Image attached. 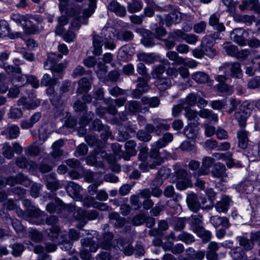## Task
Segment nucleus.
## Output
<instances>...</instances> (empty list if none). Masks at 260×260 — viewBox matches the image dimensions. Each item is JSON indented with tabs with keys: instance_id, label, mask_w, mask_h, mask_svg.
Listing matches in <instances>:
<instances>
[{
	"instance_id": "obj_1",
	"label": "nucleus",
	"mask_w": 260,
	"mask_h": 260,
	"mask_svg": "<svg viewBox=\"0 0 260 260\" xmlns=\"http://www.w3.org/2000/svg\"><path fill=\"white\" fill-rule=\"evenodd\" d=\"M112 28H104L102 30V34L104 35V39L98 35L93 37L92 44L94 48L93 53L95 55H100L102 53V46L103 44L106 48L112 50L115 45L111 41L115 37V34L113 32Z\"/></svg>"
},
{
	"instance_id": "obj_2",
	"label": "nucleus",
	"mask_w": 260,
	"mask_h": 260,
	"mask_svg": "<svg viewBox=\"0 0 260 260\" xmlns=\"http://www.w3.org/2000/svg\"><path fill=\"white\" fill-rule=\"evenodd\" d=\"M16 209L19 216L24 218L32 224L41 225L44 222L45 213L38 208L30 207L28 208L25 212H23L19 208H16Z\"/></svg>"
},
{
	"instance_id": "obj_3",
	"label": "nucleus",
	"mask_w": 260,
	"mask_h": 260,
	"mask_svg": "<svg viewBox=\"0 0 260 260\" xmlns=\"http://www.w3.org/2000/svg\"><path fill=\"white\" fill-rule=\"evenodd\" d=\"M67 14L69 16L74 17V20L71 22L68 31L63 35L64 40L67 42L70 43L73 41L76 37L75 32L78 30L81 26V19L82 18L85 19V18L80 16V12L76 11L73 8L68 10Z\"/></svg>"
},
{
	"instance_id": "obj_4",
	"label": "nucleus",
	"mask_w": 260,
	"mask_h": 260,
	"mask_svg": "<svg viewBox=\"0 0 260 260\" xmlns=\"http://www.w3.org/2000/svg\"><path fill=\"white\" fill-rule=\"evenodd\" d=\"M253 109V106L248 103L245 102L239 107V111L235 114V117L238 121L240 127L246 125V120L250 115Z\"/></svg>"
},
{
	"instance_id": "obj_5",
	"label": "nucleus",
	"mask_w": 260,
	"mask_h": 260,
	"mask_svg": "<svg viewBox=\"0 0 260 260\" xmlns=\"http://www.w3.org/2000/svg\"><path fill=\"white\" fill-rule=\"evenodd\" d=\"M18 106H22L23 109L27 110H34L39 106L41 104V101L37 98L36 96L32 94L28 98L22 97L17 102Z\"/></svg>"
},
{
	"instance_id": "obj_6",
	"label": "nucleus",
	"mask_w": 260,
	"mask_h": 260,
	"mask_svg": "<svg viewBox=\"0 0 260 260\" xmlns=\"http://www.w3.org/2000/svg\"><path fill=\"white\" fill-rule=\"evenodd\" d=\"M222 68H229L231 71V76L232 77L240 79L243 76L241 64L238 62H225L219 68V69Z\"/></svg>"
},
{
	"instance_id": "obj_7",
	"label": "nucleus",
	"mask_w": 260,
	"mask_h": 260,
	"mask_svg": "<svg viewBox=\"0 0 260 260\" xmlns=\"http://www.w3.org/2000/svg\"><path fill=\"white\" fill-rule=\"evenodd\" d=\"M26 180V177L22 174L19 173L15 177L0 178V188L5 187L6 185L13 186L17 183L22 184Z\"/></svg>"
},
{
	"instance_id": "obj_8",
	"label": "nucleus",
	"mask_w": 260,
	"mask_h": 260,
	"mask_svg": "<svg viewBox=\"0 0 260 260\" xmlns=\"http://www.w3.org/2000/svg\"><path fill=\"white\" fill-rule=\"evenodd\" d=\"M148 161L150 169H154L156 166H159L164 161V159L160 156L159 150L151 147L148 155Z\"/></svg>"
},
{
	"instance_id": "obj_9",
	"label": "nucleus",
	"mask_w": 260,
	"mask_h": 260,
	"mask_svg": "<svg viewBox=\"0 0 260 260\" xmlns=\"http://www.w3.org/2000/svg\"><path fill=\"white\" fill-rule=\"evenodd\" d=\"M201 198H198L193 193H190L187 195L186 202L189 209L193 212H197L201 207Z\"/></svg>"
},
{
	"instance_id": "obj_10",
	"label": "nucleus",
	"mask_w": 260,
	"mask_h": 260,
	"mask_svg": "<svg viewBox=\"0 0 260 260\" xmlns=\"http://www.w3.org/2000/svg\"><path fill=\"white\" fill-rule=\"evenodd\" d=\"M127 112L131 114H135L137 112H146L149 110L147 108H142L140 102L136 101H129L125 105Z\"/></svg>"
},
{
	"instance_id": "obj_11",
	"label": "nucleus",
	"mask_w": 260,
	"mask_h": 260,
	"mask_svg": "<svg viewBox=\"0 0 260 260\" xmlns=\"http://www.w3.org/2000/svg\"><path fill=\"white\" fill-rule=\"evenodd\" d=\"M66 188L69 195L73 198L76 200H79L81 198L80 192L82 187L78 184L70 181L68 183Z\"/></svg>"
},
{
	"instance_id": "obj_12",
	"label": "nucleus",
	"mask_w": 260,
	"mask_h": 260,
	"mask_svg": "<svg viewBox=\"0 0 260 260\" xmlns=\"http://www.w3.org/2000/svg\"><path fill=\"white\" fill-rule=\"evenodd\" d=\"M214 161V158L209 156L204 157L202 160V168L199 171L198 174L194 173L193 174L194 177L201 175L208 174L209 172V169L212 166Z\"/></svg>"
},
{
	"instance_id": "obj_13",
	"label": "nucleus",
	"mask_w": 260,
	"mask_h": 260,
	"mask_svg": "<svg viewBox=\"0 0 260 260\" xmlns=\"http://www.w3.org/2000/svg\"><path fill=\"white\" fill-rule=\"evenodd\" d=\"M241 127L237 133L238 139V146L241 148L245 149L247 148L249 142L248 132L244 128V127Z\"/></svg>"
},
{
	"instance_id": "obj_14",
	"label": "nucleus",
	"mask_w": 260,
	"mask_h": 260,
	"mask_svg": "<svg viewBox=\"0 0 260 260\" xmlns=\"http://www.w3.org/2000/svg\"><path fill=\"white\" fill-rule=\"evenodd\" d=\"M83 204L87 207H92L101 211H109L111 208L104 203L94 202L93 199L86 198L84 199Z\"/></svg>"
},
{
	"instance_id": "obj_15",
	"label": "nucleus",
	"mask_w": 260,
	"mask_h": 260,
	"mask_svg": "<svg viewBox=\"0 0 260 260\" xmlns=\"http://www.w3.org/2000/svg\"><path fill=\"white\" fill-rule=\"evenodd\" d=\"M244 30L240 28L234 29L230 34V38L234 42L240 46L245 45V40L243 37Z\"/></svg>"
},
{
	"instance_id": "obj_16",
	"label": "nucleus",
	"mask_w": 260,
	"mask_h": 260,
	"mask_svg": "<svg viewBox=\"0 0 260 260\" xmlns=\"http://www.w3.org/2000/svg\"><path fill=\"white\" fill-rule=\"evenodd\" d=\"M108 8L111 11L115 13L116 15L123 17L126 14V9L124 6L121 5L116 1H112L109 4Z\"/></svg>"
},
{
	"instance_id": "obj_17",
	"label": "nucleus",
	"mask_w": 260,
	"mask_h": 260,
	"mask_svg": "<svg viewBox=\"0 0 260 260\" xmlns=\"http://www.w3.org/2000/svg\"><path fill=\"white\" fill-rule=\"evenodd\" d=\"M199 123L188 122V125L184 129V134L189 139L195 138L199 131Z\"/></svg>"
},
{
	"instance_id": "obj_18",
	"label": "nucleus",
	"mask_w": 260,
	"mask_h": 260,
	"mask_svg": "<svg viewBox=\"0 0 260 260\" xmlns=\"http://www.w3.org/2000/svg\"><path fill=\"white\" fill-rule=\"evenodd\" d=\"M231 201L230 198L226 196H223L222 197L221 200L218 202L215 205V209L219 213H225L227 212Z\"/></svg>"
},
{
	"instance_id": "obj_19",
	"label": "nucleus",
	"mask_w": 260,
	"mask_h": 260,
	"mask_svg": "<svg viewBox=\"0 0 260 260\" xmlns=\"http://www.w3.org/2000/svg\"><path fill=\"white\" fill-rule=\"evenodd\" d=\"M65 209V205L59 199L55 200L54 203L48 204L46 206V210L50 213L60 212L62 209Z\"/></svg>"
},
{
	"instance_id": "obj_20",
	"label": "nucleus",
	"mask_w": 260,
	"mask_h": 260,
	"mask_svg": "<svg viewBox=\"0 0 260 260\" xmlns=\"http://www.w3.org/2000/svg\"><path fill=\"white\" fill-rule=\"evenodd\" d=\"M12 20L23 26H26L30 23V18L28 15H23L19 13H13L10 16Z\"/></svg>"
},
{
	"instance_id": "obj_21",
	"label": "nucleus",
	"mask_w": 260,
	"mask_h": 260,
	"mask_svg": "<svg viewBox=\"0 0 260 260\" xmlns=\"http://www.w3.org/2000/svg\"><path fill=\"white\" fill-rule=\"evenodd\" d=\"M153 124L156 127V135H160L162 131H167L170 129V125L164 119L156 118L153 120Z\"/></svg>"
},
{
	"instance_id": "obj_22",
	"label": "nucleus",
	"mask_w": 260,
	"mask_h": 260,
	"mask_svg": "<svg viewBox=\"0 0 260 260\" xmlns=\"http://www.w3.org/2000/svg\"><path fill=\"white\" fill-rule=\"evenodd\" d=\"M181 20V14L178 11H174L166 16L165 18L166 25L169 27L173 23H179Z\"/></svg>"
},
{
	"instance_id": "obj_23",
	"label": "nucleus",
	"mask_w": 260,
	"mask_h": 260,
	"mask_svg": "<svg viewBox=\"0 0 260 260\" xmlns=\"http://www.w3.org/2000/svg\"><path fill=\"white\" fill-rule=\"evenodd\" d=\"M91 87V82L86 78H82L78 81L77 92L78 93H87Z\"/></svg>"
},
{
	"instance_id": "obj_24",
	"label": "nucleus",
	"mask_w": 260,
	"mask_h": 260,
	"mask_svg": "<svg viewBox=\"0 0 260 260\" xmlns=\"http://www.w3.org/2000/svg\"><path fill=\"white\" fill-rule=\"evenodd\" d=\"M47 188L51 191H55L61 187L59 181L56 179L55 175L50 174L47 179L46 183Z\"/></svg>"
},
{
	"instance_id": "obj_25",
	"label": "nucleus",
	"mask_w": 260,
	"mask_h": 260,
	"mask_svg": "<svg viewBox=\"0 0 260 260\" xmlns=\"http://www.w3.org/2000/svg\"><path fill=\"white\" fill-rule=\"evenodd\" d=\"M225 171L226 168L225 166L221 162H218L215 165L211 172V174L213 177L220 178L224 176Z\"/></svg>"
},
{
	"instance_id": "obj_26",
	"label": "nucleus",
	"mask_w": 260,
	"mask_h": 260,
	"mask_svg": "<svg viewBox=\"0 0 260 260\" xmlns=\"http://www.w3.org/2000/svg\"><path fill=\"white\" fill-rule=\"evenodd\" d=\"M75 210L74 212V217L77 219L81 220V223L77 226L79 229H81L83 227L86 223V211L82 210L81 208H74Z\"/></svg>"
},
{
	"instance_id": "obj_27",
	"label": "nucleus",
	"mask_w": 260,
	"mask_h": 260,
	"mask_svg": "<svg viewBox=\"0 0 260 260\" xmlns=\"http://www.w3.org/2000/svg\"><path fill=\"white\" fill-rule=\"evenodd\" d=\"M109 218L110 222H113L115 221L114 225L117 228L122 227L125 222V219L123 217H120L119 214L117 212H111L109 214Z\"/></svg>"
},
{
	"instance_id": "obj_28",
	"label": "nucleus",
	"mask_w": 260,
	"mask_h": 260,
	"mask_svg": "<svg viewBox=\"0 0 260 260\" xmlns=\"http://www.w3.org/2000/svg\"><path fill=\"white\" fill-rule=\"evenodd\" d=\"M62 58V55L56 54L54 53H50L48 56V59L44 63V68L45 70H49L52 68V64L55 63V62L59 59Z\"/></svg>"
},
{
	"instance_id": "obj_29",
	"label": "nucleus",
	"mask_w": 260,
	"mask_h": 260,
	"mask_svg": "<svg viewBox=\"0 0 260 260\" xmlns=\"http://www.w3.org/2000/svg\"><path fill=\"white\" fill-rule=\"evenodd\" d=\"M17 166L21 168H27L35 169L37 168L36 164L33 161H28L27 159L24 157L18 158L16 160Z\"/></svg>"
},
{
	"instance_id": "obj_30",
	"label": "nucleus",
	"mask_w": 260,
	"mask_h": 260,
	"mask_svg": "<svg viewBox=\"0 0 260 260\" xmlns=\"http://www.w3.org/2000/svg\"><path fill=\"white\" fill-rule=\"evenodd\" d=\"M209 24L218 31H223L225 30L223 23L219 22V18L215 14H212L210 17Z\"/></svg>"
},
{
	"instance_id": "obj_31",
	"label": "nucleus",
	"mask_w": 260,
	"mask_h": 260,
	"mask_svg": "<svg viewBox=\"0 0 260 260\" xmlns=\"http://www.w3.org/2000/svg\"><path fill=\"white\" fill-rule=\"evenodd\" d=\"M61 234V230L58 226H53L50 229V232L48 233V237L50 240L56 242H61L63 241L60 240L59 237Z\"/></svg>"
},
{
	"instance_id": "obj_32",
	"label": "nucleus",
	"mask_w": 260,
	"mask_h": 260,
	"mask_svg": "<svg viewBox=\"0 0 260 260\" xmlns=\"http://www.w3.org/2000/svg\"><path fill=\"white\" fill-rule=\"evenodd\" d=\"M198 115L199 113L197 111L192 110L190 108H185L184 116L188 120V122L199 123L198 122L199 119Z\"/></svg>"
},
{
	"instance_id": "obj_33",
	"label": "nucleus",
	"mask_w": 260,
	"mask_h": 260,
	"mask_svg": "<svg viewBox=\"0 0 260 260\" xmlns=\"http://www.w3.org/2000/svg\"><path fill=\"white\" fill-rule=\"evenodd\" d=\"M83 248L89 247L91 252H95L99 248L98 244L90 238H85L81 240Z\"/></svg>"
},
{
	"instance_id": "obj_34",
	"label": "nucleus",
	"mask_w": 260,
	"mask_h": 260,
	"mask_svg": "<svg viewBox=\"0 0 260 260\" xmlns=\"http://www.w3.org/2000/svg\"><path fill=\"white\" fill-rule=\"evenodd\" d=\"M194 232L197 235L202 238L204 242H207L211 238V233L205 230L203 228L197 226L194 229Z\"/></svg>"
},
{
	"instance_id": "obj_35",
	"label": "nucleus",
	"mask_w": 260,
	"mask_h": 260,
	"mask_svg": "<svg viewBox=\"0 0 260 260\" xmlns=\"http://www.w3.org/2000/svg\"><path fill=\"white\" fill-rule=\"evenodd\" d=\"M155 84L160 90H165L171 86V80L169 77H162L156 80Z\"/></svg>"
},
{
	"instance_id": "obj_36",
	"label": "nucleus",
	"mask_w": 260,
	"mask_h": 260,
	"mask_svg": "<svg viewBox=\"0 0 260 260\" xmlns=\"http://www.w3.org/2000/svg\"><path fill=\"white\" fill-rule=\"evenodd\" d=\"M246 8L256 11L259 8V0H247L243 2L242 4L240 5V9L243 11Z\"/></svg>"
},
{
	"instance_id": "obj_37",
	"label": "nucleus",
	"mask_w": 260,
	"mask_h": 260,
	"mask_svg": "<svg viewBox=\"0 0 260 260\" xmlns=\"http://www.w3.org/2000/svg\"><path fill=\"white\" fill-rule=\"evenodd\" d=\"M199 115L203 118L208 119L210 121L217 122L218 121V116L214 113L212 111L207 109H204L199 111Z\"/></svg>"
},
{
	"instance_id": "obj_38",
	"label": "nucleus",
	"mask_w": 260,
	"mask_h": 260,
	"mask_svg": "<svg viewBox=\"0 0 260 260\" xmlns=\"http://www.w3.org/2000/svg\"><path fill=\"white\" fill-rule=\"evenodd\" d=\"M143 7L142 3L140 0H133L127 5V10L131 13L140 11Z\"/></svg>"
},
{
	"instance_id": "obj_39",
	"label": "nucleus",
	"mask_w": 260,
	"mask_h": 260,
	"mask_svg": "<svg viewBox=\"0 0 260 260\" xmlns=\"http://www.w3.org/2000/svg\"><path fill=\"white\" fill-rule=\"evenodd\" d=\"M7 137L10 139L17 138L20 134L19 128L17 125H13L5 130Z\"/></svg>"
},
{
	"instance_id": "obj_40",
	"label": "nucleus",
	"mask_w": 260,
	"mask_h": 260,
	"mask_svg": "<svg viewBox=\"0 0 260 260\" xmlns=\"http://www.w3.org/2000/svg\"><path fill=\"white\" fill-rule=\"evenodd\" d=\"M192 78L198 83H205L208 81V75L203 72H197L192 74Z\"/></svg>"
},
{
	"instance_id": "obj_41",
	"label": "nucleus",
	"mask_w": 260,
	"mask_h": 260,
	"mask_svg": "<svg viewBox=\"0 0 260 260\" xmlns=\"http://www.w3.org/2000/svg\"><path fill=\"white\" fill-rule=\"evenodd\" d=\"M27 77L25 75H21L20 72L13 75V84L17 87H21L27 82Z\"/></svg>"
},
{
	"instance_id": "obj_42",
	"label": "nucleus",
	"mask_w": 260,
	"mask_h": 260,
	"mask_svg": "<svg viewBox=\"0 0 260 260\" xmlns=\"http://www.w3.org/2000/svg\"><path fill=\"white\" fill-rule=\"evenodd\" d=\"M63 145V141L62 140H59L55 141L52 145L53 151L51 153L54 157H58L62 155V151L60 148Z\"/></svg>"
},
{
	"instance_id": "obj_43",
	"label": "nucleus",
	"mask_w": 260,
	"mask_h": 260,
	"mask_svg": "<svg viewBox=\"0 0 260 260\" xmlns=\"http://www.w3.org/2000/svg\"><path fill=\"white\" fill-rule=\"evenodd\" d=\"M113 238V235L111 232H105L103 235V240L99 242L101 245V247L104 249H108L110 246L111 242Z\"/></svg>"
},
{
	"instance_id": "obj_44",
	"label": "nucleus",
	"mask_w": 260,
	"mask_h": 260,
	"mask_svg": "<svg viewBox=\"0 0 260 260\" xmlns=\"http://www.w3.org/2000/svg\"><path fill=\"white\" fill-rule=\"evenodd\" d=\"M141 101L144 105H148L149 107L155 108L160 104V101L157 97L154 96L151 98L144 96L142 98Z\"/></svg>"
},
{
	"instance_id": "obj_45",
	"label": "nucleus",
	"mask_w": 260,
	"mask_h": 260,
	"mask_svg": "<svg viewBox=\"0 0 260 260\" xmlns=\"http://www.w3.org/2000/svg\"><path fill=\"white\" fill-rule=\"evenodd\" d=\"M138 60L146 62L147 64L153 63L155 61V57L153 54L140 53L137 55Z\"/></svg>"
},
{
	"instance_id": "obj_46",
	"label": "nucleus",
	"mask_w": 260,
	"mask_h": 260,
	"mask_svg": "<svg viewBox=\"0 0 260 260\" xmlns=\"http://www.w3.org/2000/svg\"><path fill=\"white\" fill-rule=\"evenodd\" d=\"M237 239L240 246H242L246 250H250L252 248L254 243L251 239L250 240L244 237H238Z\"/></svg>"
},
{
	"instance_id": "obj_47",
	"label": "nucleus",
	"mask_w": 260,
	"mask_h": 260,
	"mask_svg": "<svg viewBox=\"0 0 260 260\" xmlns=\"http://www.w3.org/2000/svg\"><path fill=\"white\" fill-rule=\"evenodd\" d=\"M178 240L181 241L186 244H190L194 241V238L190 234L183 231L178 235Z\"/></svg>"
},
{
	"instance_id": "obj_48",
	"label": "nucleus",
	"mask_w": 260,
	"mask_h": 260,
	"mask_svg": "<svg viewBox=\"0 0 260 260\" xmlns=\"http://www.w3.org/2000/svg\"><path fill=\"white\" fill-rule=\"evenodd\" d=\"M166 55L170 60L174 61L176 64L180 65L184 63V58L179 56L175 51H169Z\"/></svg>"
},
{
	"instance_id": "obj_49",
	"label": "nucleus",
	"mask_w": 260,
	"mask_h": 260,
	"mask_svg": "<svg viewBox=\"0 0 260 260\" xmlns=\"http://www.w3.org/2000/svg\"><path fill=\"white\" fill-rule=\"evenodd\" d=\"M223 49L226 53L232 57H235L237 53L238 48L231 43L226 42L223 45Z\"/></svg>"
},
{
	"instance_id": "obj_50",
	"label": "nucleus",
	"mask_w": 260,
	"mask_h": 260,
	"mask_svg": "<svg viewBox=\"0 0 260 260\" xmlns=\"http://www.w3.org/2000/svg\"><path fill=\"white\" fill-rule=\"evenodd\" d=\"M57 80L55 78H51L49 75L45 74L41 80V84L45 86H53L57 83Z\"/></svg>"
},
{
	"instance_id": "obj_51",
	"label": "nucleus",
	"mask_w": 260,
	"mask_h": 260,
	"mask_svg": "<svg viewBox=\"0 0 260 260\" xmlns=\"http://www.w3.org/2000/svg\"><path fill=\"white\" fill-rule=\"evenodd\" d=\"M230 255L235 259H241L245 256V252L240 247H236L232 249Z\"/></svg>"
},
{
	"instance_id": "obj_52",
	"label": "nucleus",
	"mask_w": 260,
	"mask_h": 260,
	"mask_svg": "<svg viewBox=\"0 0 260 260\" xmlns=\"http://www.w3.org/2000/svg\"><path fill=\"white\" fill-rule=\"evenodd\" d=\"M198 96L194 93H189L186 98L182 101L183 105H187L192 107L197 104Z\"/></svg>"
},
{
	"instance_id": "obj_53",
	"label": "nucleus",
	"mask_w": 260,
	"mask_h": 260,
	"mask_svg": "<svg viewBox=\"0 0 260 260\" xmlns=\"http://www.w3.org/2000/svg\"><path fill=\"white\" fill-rule=\"evenodd\" d=\"M8 115L9 118L11 119H19L22 117L23 112L21 109L18 108L11 107Z\"/></svg>"
},
{
	"instance_id": "obj_54",
	"label": "nucleus",
	"mask_w": 260,
	"mask_h": 260,
	"mask_svg": "<svg viewBox=\"0 0 260 260\" xmlns=\"http://www.w3.org/2000/svg\"><path fill=\"white\" fill-rule=\"evenodd\" d=\"M173 225L176 231L183 230L185 226V220L183 218H176L173 220Z\"/></svg>"
},
{
	"instance_id": "obj_55",
	"label": "nucleus",
	"mask_w": 260,
	"mask_h": 260,
	"mask_svg": "<svg viewBox=\"0 0 260 260\" xmlns=\"http://www.w3.org/2000/svg\"><path fill=\"white\" fill-rule=\"evenodd\" d=\"M216 87L219 92L229 95L231 94L234 91L233 87L226 83H218L216 85Z\"/></svg>"
},
{
	"instance_id": "obj_56",
	"label": "nucleus",
	"mask_w": 260,
	"mask_h": 260,
	"mask_svg": "<svg viewBox=\"0 0 260 260\" xmlns=\"http://www.w3.org/2000/svg\"><path fill=\"white\" fill-rule=\"evenodd\" d=\"M48 127L49 126L47 124H44L39 128V138L40 140L44 141L48 137L50 134Z\"/></svg>"
},
{
	"instance_id": "obj_57",
	"label": "nucleus",
	"mask_w": 260,
	"mask_h": 260,
	"mask_svg": "<svg viewBox=\"0 0 260 260\" xmlns=\"http://www.w3.org/2000/svg\"><path fill=\"white\" fill-rule=\"evenodd\" d=\"M10 29L9 24L6 20H0V38L6 36L9 34Z\"/></svg>"
},
{
	"instance_id": "obj_58",
	"label": "nucleus",
	"mask_w": 260,
	"mask_h": 260,
	"mask_svg": "<svg viewBox=\"0 0 260 260\" xmlns=\"http://www.w3.org/2000/svg\"><path fill=\"white\" fill-rule=\"evenodd\" d=\"M165 72V67L162 65H158L155 67L151 73L152 76L156 80L162 78V75Z\"/></svg>"
},
{
	"instance_id": "obj_59",
	"label": "nucleus",
	"mask_w": 260,
	"mask_h": 260,
	"mask_svg": "<svg viewBox=\"0 0 260 260\" xmlns=\"http://www.w3.org/2000/svg\"><path fill=\"white\" fill-rule=\"evenodd\" d=\"M89 4L88 8L85 9L83 13V17L87 18L90 17L94 12V9L95 7L96 0H89Z\"/></svg>"
},
{
	"instance_id": "obj_60",
	"label": "nucleus",
	"mask_w": 260,
	"mask_h": 260,
	"mask_svg": "<svg viewBox=\"0 0 260 260\" xmlns=\"http://www.w3.org/2000/svg\"><path fill=\"white\" fill-rule=\"evenodd\" d=\"M136 143L134 141H127L125 144V148L126 152L131 155H135L137 152L135 149Z\"/></svg>"
},
{
	"instance_id": "obj_61",
	"label": "nucleus",
	"mask_w": 260,
	"mask_h": 260,
	"mask_svg": "<svg viewBox=\"0 0 260 260\" xmlns=\"http://www.w3.org/2000/svg\"><path fill=\"white\" fill-rule=\"evenodd\" d=\"M3 154L8 159H11L14 156V152L8 143H5L3 146Z\"/></svg>"
},
{
	"instance_id": "obj_62",
	"label": "nucleus",
	"mask_w": 260,
	"mask_h": 260,
	"mask_svg": "<svg viewBox=\"0 0 260 260\" xmlns=\"http://www.w3.org/2000/svg\"><path fill=\"white\" fill-rule=\"evenodd\" d=\"M12 254L15 256H19L21 255L22 252L24 251V246L19 243H15L12 245Z\"/></svg>"
},
{
	"instance_id": "obj_63",
	"label": "nucleus",
	"mask_w": 260,
	"mask_h": 260,
	"mask_svg": "<svg viewBox=\"0 0 260 260\" xmlns=\"http://www.w3.org/2000/svg\"><path fill=\"white\" fill-rule=\"evenodd\" d=\"M137 137L139 140L144 142H148L152 138L150 134L144 130H139L137 133Z\"/></svg>"
},
{
	"instance_id": "obj_64",
	"label": "nucleus",
	"mask_w": 260,
	"mask_h": 260,
	"mask_svg": "<svg viewBox=\"0 0 260 260\" xmlns=\"http://www.w3.org/2000/svg\"><path fill=\"white\" fill-rule=\"evenodd\" d=\"M192 185L191 182L189 179L181 180L177 181L176 187L179 190H184L187 187H190Z\"/></svg>"
}]
</instances>
